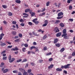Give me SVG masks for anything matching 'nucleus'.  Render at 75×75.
Wrapping results in <instances>:
<instances>
[{
    "label": "nucleus",
    "instance_id": "f257e3e1",
    "mask_svg": "<svg viewBox=\"0 0 75 75\" xmlns=\"http://www.w3.org/2000/svg\"><path fill=\"white\" fill-rule=\"evenodd\" d=\"M63 34L62 35V37H64V38L65 39H68V38L67 36V30L64 29L63 30Z\"/></svg>",
    "mask_w": 75,
    "mask_h": 75
},
{
    "label": "nucleus",
    "instance_id": "f03ea898",
    "mask_svg": "<svg viewBox=\"0 0 75 75\" xmlns=\"http://www.w3.org/2000/svg\"><path fill=\"white\" fill-rule=\"evenodd\" d=\"M8 60L9 61V62L11 63V62H13L15 60V58H12L11 59V55H9L8 57Z\"/></svg>",
    "mask_w": 75,
    "mask_h": 75
},
{
    "label": "nucleus",
    "instance_id": "7ed1b4c3",
    "mask_svg": "<svg viewBox=\"0 0 75 75\" xmlns=\"http://www.w3.org/2000/svg\"><path fill=\"white\" fill-rule=\"evenodd\" d=\"M71 64H68L67 65H64V69H67L68 68H69V66H70Z\"/></svg>",
    "mask_w": 75,
    "mask_h": 75
},
{
    "label": "nucleus",
    "instance_id": "20e7f679",
    "mask_svg": "<svg viewBox=\"0 0 75 75\" xmlns=\"http://www.w3.org/2000/svg\"><path fill=\"white\" fill-rule=\"evenodd\" d=\"M11 51H16V50H18V48L17 47H16L14 48H13V49H11Z\"/></svg>",
    "mask_w": 75,
    "mask_h": 75
},
{
    "label": "nucleus",
    "instance_id": "39448f33",
    "mask_svg": "<svg viewBox=\"0 0 75 75\" xmlns=\"http://www.w3.org/2000/svg\"><path fill=\"white\" fill-rule=\"evenodd\" d=\"M64 15V13L62 12H61L59 13L58 14V17H60L61 16H63Z\"/></svg>",
    "mask_w": 75,
    "mask_h": 75
},
{
    "label": "nucleus",
    "instance_id": "423d86ee",
    "mask_svg": "<svg viewBox=\"0 0 75 75\" xmlns=\"http://www.w3.org/2000/svg\"><path fill=\"white\" fill-rule=\"evenodd\" d=\"M19 71H21V72H22L23 73L24 72H25V70L22 69V68H19Z\"/></svg>",
    "mask_w": 75,
    "mask_h": 75
},
{
    "label": "nucleus",
    "instance_id": "0eeeda50",
    "mask_svg": "<svg viewBox=\"0 0 75 75\" xmlns=\"http://www.w3.org/2000/svg\"><path fill=\"white\" fill-rule=\"evenodd\" d=\"M35 48L36 50H37V48H36L34 46H31V47H30V48H29L30 50H32L33 49H34Z\"/></svg>",
    "mask_w": 75,
    "mask_h": 75
},
{
    "label": "nucleus",
    "instance_id": "6e6552de",
    "mask_svg": "<svg viewBox=\"0 0 75 75\" xmlns=\"http://www.w3.org/2000/svg\"><path fill=\"white\" fill-rule=\"evenodd\" d=\"M0 45L1 46V47H3V46L6 45V44L5 43H3L2 42H1V43L0 44Z\"/></svg>",
    "mask_w": 75,
    "mask_h": 75
},
{
    "label": "nucleus",
    "instance_id": "1a4fd4ad",
    "mask_svg": "<svg viewBox=\"0 0 75 75\" xmlns=\"http://www.w3.org/2000/svg\"><path fill=\"white\" fill-rule=\"evenodd\" d=\"M54 67V65L53 64H51L50 66H49L48 67V68L49 69H51V68H53V67Z\"/></svg>",
    "mask_w": 75,
    "mask_h": 75
},
{
    "label": "nucleus",
    "instance_id": "9d476101",
    "mask_svg": "<svg viewBox=\"0 0 75 75\" xmlns=\"http://www.w3.org/2000/svg\"><path fill=\"white\" fill-rule=\"evenodd\" d=\"M15 2L16 3L20 4V3H21V1L20 0H16Z\"/></svg>",
    "mask_w": 75,
    "mask_h": 75
},
{
    "label": "nucleus",
    "instance_id": "9b49d317",
    "mask_svg": "<svg viewBox=\"0 0 75 75\" xmlns=\"http://www.w3.org/2000/svg\"><path fill=\"white\" fill-rule=\"evenodd\" d=\"M61 35V33H59L57 34L56 36L57 37H60Z\"/></svg>",
    "mask_w": 75,
    "mask_h": 75
},
{
    "label": "nucleus",
    "instance_id": "f8f14e48",
    "mask_svg": "<svg viewBox=\"0 0 75 75\" xmlns=\"http://www.w3.org/2000/svg\"><path fill=\"white\" fill-rule=\"evenodd\" d=\"M56 71H62V69L61 68H57L56 69Z\"/></svg>",
    "mask_w": 75,
    "mask_h": 75
},
{
    "label": "nucleus",
    "instance_id": "ddd939ff",
    "mask_svg": "<svg viewBox=\"0 0 75 75\" xmlns=\"http://www.w3.org/2000/svg\"><path fill=\"white\" fill-rule=\"evenodd\" d=\"M54 31H55L56 32H58L59 31V29H58L57 28H56L54 29Z\"/></svg>",
    "mask_w": 75,
    "mask_h": 75
},
{
    "label": "nucleus",
    "instance_id": "4468645a",
    "mask_svg": "<svg viewBox=\"0 0 75 75\" xmlns=\"http://www.w3.org/2000/svg\"><path fill=\"white\" fill-rule=\"evenodd\" d=\"M16 33H17L15 31H13L12 32V34H13V35H16Z\"/></svg>",
    "mask_w": 75,
    "mask_h": 75
},
{
    "label": "nucleus",
    "instance_id": "2eb2a0df",
    "mask_svg": "<svg viewBox=\"0 0 75 75\" xmlns=\"http://www.w3.org/2000/svg\"><path fill=\"white\" fill-rule=\"evenodd\" d=\"M4 65V63L3 62H2L1 63L0 67L1 68H3V67Z\"/></svg>",
    "mask_w": 75,
    "mask_h": 75
},
{
    "label": "nucleus",
    "instance_id": "dca6fc26",
    "mask_svg": "<svg viewBox=\"0 0 75 75\" xmlns=\"http://www.w3.org/2000/svg\"><path fill=\"white\" fill-rule=\"evenodd\" d=\"M64 50H65V48H62L60 50V52H64Z\"/></svg>",
    "mask_w": 75,
    "mask_h": 75
},
{
    "label": "nucleus",
    "instance_id": "f3484780",
    "mask_svg": "<svg viewBox=\"0 0 75 75\" xmlns=\"http://www.w3.org/2000/svg\"><path fill=\"white\" fill-rule=\"evenodd\" d=\"M58 39L57 38L54 39V44H56L57 42H58Z\"/></svg>",
    "mask_w": 75,
    "mask_h": 75
},
{
    "label": "nucleus",
    "instance_id": "a211bd4d",
    "mask_svg": "<svg viewBox=\"0 0 75 75\" xmlns=\"http://www.w3.org/2000/svg\"><path fill=\"white\" fill-rule=\"evenodd\" d=\"M47 36L46 35H44V36L43 37V40H45L47 38Z\"/></svg>",
    "mask_w": 75,
    "mask_h": 75
},
{
    "label": "nucleus",
    "instance_id": "6ab92c4d",
    "mask_svg": "<svg viewBox=\"0 0 75 75\" xmlns=\"http://www.w3.org/2000/svg\"><path fill=\"white\" fill-rule=\"evenodd\" d=\"M22 50L23 52H25L26 51V48L25 47H23Z\"/></svg>",
    "mask_w": 75,
    "mask_h": 75
},
{
    "label": "nucleus",
    "instance_id": "aec40b11",
    "mask_svg": "<svg viewBox=\"0 0 75 75\" xmlns=\"http://www.w3.org/2000/svg\"><path fill=\"white\" fill-rule=\"evenodd\" d=\"M2 7H3V8H4V9H6V8H7V6L5 5H3Z\"/></svg>",
    "mask_w": 75,
    "mask_h": 75
},
{
    "label": "nucleus",
    "instance_id": "412c9836",
    "mask_svg": "<svg viewBox=\"0 0 75 75\" xmlns=\"http://www.w3.org/2000/svg\"><path fill=\"white\" fill-rule=\"evenodd\" d=\"M55 45L56 46V47H60V44L59 43H57Z\"/></svg>",
    "mask_w": 75,
    "mask_h": 75
},
{
    "label": "nucleus",
    "instance_id": "4be33fe9",
    "mask_svg": "<svg viewBox=\"0 0 75 75\" xmlns=\"http://www.w3.org/2000/svg\"><path fill=\"white\" fill-rule=\"evenodd\" d=\"M30 11V9H28L25 10V13H27V12H29V11Z\"/></svg>",
    "mask_w": 75,
    "mask_h": 75
},
{
    "label": "nucleus",
    "instance_id": "5701e85b",
    "mask_svg": "<svg viewBox=\"0 0 75 75\" xmlns=\"http://www.w3.org/2000/svg\"><path fill=\"white\" fill-rule=\"evenodd\" d=\"M8 71V69H5L4 71V73H6V72H7Z\"/></svg>",
    "mask_w": 75,
    "mask_h": 75
},
{
    "label": "nucleus",
    "instance_id": "b1692460",
    "mask_svg": "<svg viewBox=\"0 0 75 75\" xmlns=\"http://www.w3.org/2000/svg\"><path fill=\"white\" fill-rule=\"evenodd\" d=\"M23 75H28V73H27L25 71L24 73H23Z\"/></svg>",
    "mask_w": 75,
    "mask_h": 75
},
{
    "label": "nucleus",
    "instance_id": "393cba45",
    "mask_svg": "<svg viewBox=\"0 0 75 75\" xmlns=\"http://www.w3.org/2000/svg\"><path fill=\"white\" fill-rule=\"evenodd\" d=\"M60 25L61 26V27H64V24L62 23L60 24Z\"/></svg>",
    "mask_w": 75,
    "mask_h": 75
},
{
    "label": "nucleus",
    "instance_id": "a878e982",
    "mask_svg": "<svg viewBox=\"0 0 75 75\" xmlns=\"http://www.w3.org/2000/svg\"><path fill=\"white\" fill-rule=\"evenodd\" d=\"M50 1H48L46 3V6H49V5H50Z\"/></svg>",
    "mask_w": 75,
    "mask_h": 75
},
{
    "label": "nucleus",
    "instance_id": "bb28decb",
    "mask_svg": "<svg viewBox=\"0 0 75 75\" xmlns=\"http://www.w3.org/2000/svg\"><path fill=\"white\" fill-rule=\"evenodd\" d=\"M8 16H13V13L11 12H9L8 13Z\"/></svg>",
    "mask_w": 75,
    "mask_h": 75
},
{
    "label": "nucleus",
    "instance_id": "cd10ccee",
    "mask_svg": "<svg viewBox=\"0 0 75 75\" xmlns=\"http://www.w3.org/2000/svg\"><path fill=\"white\" fill-rule=\"evenodd\" d=\"M45 14V12H43L42 13L39 14V16H42L44 15Z\"/></svg>",
    "mask_w": 75,
    "mask_h": 75
},
{
    "label": "nucleus",
    "instance_id": "c85d7f7f",
    "mask_svg": "<svg viewBox=\"0 0 75 75\" xmlns=\"http://www.w3.org/2000/svg\"><path fill=\"white\" fill-rule=\"evenodd\" d=\"M35 15V12H32L31 14V16L32 17H33Z\"/></svg>",
    "mask_w": 75,
    "mask_h": 75
},
{
    "label": "nucleus",
    "instance_id": "c756f323",
    "mask_svg": "<svg viewBox=\"0 0 75 75\" xmlns=\"http://www.w3.org/2000/svg\"><path fill=\"white\" fill-rule=\"evenodd\" d=\"M63 18V16H61V17H57V19H58V20H59V19H61V18Z\"/></svg>",
    "mask_w": 75,
    "mask_h": 75
},
{
    "label": "nucleus",
    "instance_id": "7c9ffc66",
    "mask_svg": "<svg viewBox=\"0 0 75 75\" xmlns=\"http://www.w3.org/2000/svg\"><path fill=\"white\" fill-rule=\"evenodd\" d=\"M13 47L12 46H10L9 45L8 46V47H7V48L8 49V48H12V47Z\"/></svg>",
    "mask_w": 75,
    "mask_h": 75
},
{
    "label": "nucleus",
    "instance_id": "2f4dec72",
    "mask_svg": "<svg viewBox=\"0 0 75 75\" xmlns=\"http://www.w3.org/2000/svg\"><path fill=\"white\" fill-rule=\"evenodd\" d=\"M28 24L29 25H33V23L31 22H29L28 23Z\"/></svg>",
    "mask_w": 75,
    "mask_h": 75
},
{
    "label": "nucleus",
    "instance_id": "473e14b6",
    "mask_svg": "<svg viewBox=\"0 0 75 75\" xmlns=\"http://www.w3.org/2000/svg\"><path fill=\"white\" fill-rule=\"evenodd\" d=\"M22 61V59H20L18 60H17V62H21Z\"/></svg>",
    "mask_w": 75,
    "mask_h": 75
},
{
    "label": "nucleus",
    "instance_id": "72a5a7b5",
    "mask_svg": "<svg viewBox=\"0 0 75 75\" xmlns=\"http://www.w3.org/2000/svg\"><path fill=\"white\" fill-rule=\"evenodd\" d=\"M73 0H67V2L69 4L71 3V1H72Z\"/></svg>",
    "mask_w": 75,
    "mask_h": 75
},
{
    "label": "nucleus",
    "instance_id": "f704fd0d",
    "mask_svg": "<svg viewBox=\"0 0 75 75\" xmlns=\"http://www.w3.org/2000/svg\"><path fill=\"white\" fill-rule=\"evenodd\" d=\"M13 72V73H15L16 74L18 73V71H17V70H14Z\"/></svg>",
    "mask_w": 75,
    "mask_h": 75
},
{
    "label": "nucleus",
    "instance_id": "c9c22d12",
    "mask_svg": "<svg viewBox=\"0 0 75 75\" xmlns=\"http://www.w3.org/2000/svg\"><path fill=\"white\" fill-rule=\"evenodd\" d=\"M37 18H35L33 20V23H35V21H37Z\"/></svg>",
    "mask_w": 75,
    "mask_h": 75
},
{
    "label": "nucleus",
    "instance_id": "e433bc0d",
    "mask_svg": "<svg viewBox=\"0 0 75 75\" xmlns=\"http://www.w3.org/2000/svg\"><path fill=\"white\" fill-rule=\"evenodd\" d=\"M53 59L52 58H50V59H49V62H50L51 61H52Z\"/></svg>",
    "mask_w": 75,
    "mask_h": 75
},
{
    "label": "nucleus",
    "instance_id": "4c0bfd02",
    "mask_svg": "<svg viewBox=\"0 0 75 75\" xmlns=\"http://www.w3.org/2000/svg\"><path fill=\"white\" fill-rule=\"evenodd\" d=\"M3 60H6L7 59V57H3Z\"/></svg>",
    "mask_w": 75,
    "mask_h": 75
},
{
    "label": "nucleus",
    "instance_id": "58836bf2",
    "mask_svg": "<svg viewBox=\"0 0 75 75\" xmlns=\"http://www.w3.org/2000/svg\"><path fill=\"white\" fill-rule=\"evenodd\" d=\"M27 61V59H23L22 62H26V61Z\"/></svg>",
    "mask_w": 75,
    "mask_h": 75
},
{
    "label": "nucleus",
    "instance_id": "ea45409f",
    "mask_svg": "<svg viewBox=\"0 0 75 75\" xmlns=\"http://www.w3.org/2000/svg\"><path fill=\"white\" fill-rule=\"evenodd\" d=\"M69 10H72V7L71 6H70L69 7Z\"/></svg>",
    "mask_w": 75,
    "mask_h": 75
},
{
    "label": "nucleus",
    "instance_id": "a19ab883",
    "mask_svg": "<svg viewBox=\"0 0 75 75\" xmlns=\"http://www.w3.org/2000/svg\"><path fill=\"white\" fill-rule=\"evenodd\" d=\"M60 22V21L59 20H57L55 22L56 24H57V23H59Z\"/></svg>",
    "mask_w": 75,
    "mask_h": 75
},
{
    "label": "nucleus",
    "instance_id": "79ce46f5",
    "mask_svg": "<svg viewBox=\"0 0 75 75\" xmlns=\"http://www.w3.org/2000/svg\"><path fill=\"white\" fill-rule=\"evenodd\" d=\"M71 55H72V56H75V52H73L72 54Z\"/></svg>",
    "mask_w": 75,
    "mask_h": 75
},
{
    "label": "nucleus",
    "instance_id": "37998d69",
    "mask_svg": "<svg viewBox=\"0 0 75 75\" xmlns=\"http://www.w3.org/2000/svg\"><path fill=\"white\" fill-rule=\"evenodd\" d=\"M45 24H46L47 25L48 24V21L46 20L45 21Z\"/></svg>",
    "mask_w": 75,
    "mask_h": 75
},
{
    "label": "nucleus",
    "instance_id": "c03bdc74",
    "mask_svg": "<svg viewBox=\"0 0 75 75\" xmlns=\"http://www.w3.org/2000/svg\"><path fill=\"white\" fill-rule=\"evenodd\" d=\"M47 50V47H44V51H46Z\"/></svg>",
    "mask_w": 75,
    "mask_h": 75
},
{
    "label": "nucleus",
    "instance_id": "a18cd8bd",
    "mask_svg": "<svg viewBox=\"0 0 75 75\" xmlns=\"http://www.w3.org/2000/svg\"><path fill=\"white\" fill-rule=\"evenodd\" d=\"M4 34L3 33H2L1 34L0 36L1 37H2V38H3V36H4Z\"/></svg>",
    "mask_w": 75,
    "mask_h": 75
},
{
    "label": "nucleus",
    "instance_id": "49530a36",
    "mask_svg": "<svg viewBox=\"0 0 75 75\" xmlns=\"http://www.w3.org/2000/svg\"><path fill=\"white\" fill-rule=\"evenodd\" d=\"M34 23H35V24H38L39 23V21H36Z\"/></svg>",
    "mask_w": 75,
    "mask_h": 75
},
{
    "label": "nucleus",
    "instance_id": "de8ad7c7",
    "mask_svg": "<svg viewBox=\"0 0 75 75\" xmlns=\"http://www.w3.org/2000/svg\"><path fill=\"white\" fill-rule=\"evenodd\" d=\"M31 72V70L30 69H29L28 70V73H30V72Z\"/></svg>",
    "mask_w": 75,
    "mask_h": 75
},
{
    "label": "nucleus",
    "instance_id": "09e8293b",
    "mask_svg": "<svg viewBox=\"0 0 75 75\" xmlns=\"http://www.w3.org/2000/svg\"><path fill=\"white\" fill-rule=\"evenodd\" d=\"M31 65H32V66H34V65H35V64H34V63H33V62L31 63Z\"/></svg>",
    "mask_w": 75,
    "mask_h": 75
},
{
    "label": "nucleus",
    "instance_id": "8fccbe9b",
    "mask_svg": "<svg viewBox=\"0 0 75 75\" xmlns=\"http://www.w3.org/2000/svg\"><path fill=\"white\" fill-rule=\"evenodd\" d=\"M19 37H20V38H22V34H19Z\"/></svg>",
    "mask_w": 75,
    "mask_h": 75
},
{
    "label": "nucleus",
    "instance_id": "3c124183",
    "mask_svg": "<svg viewBox=\"0 0 75 75\" xmlns=\"http://www.w3.org/2000/svg\"><path fill=\"white\" fill-rule=\"evenodd\" d=\"M23 15H24V16H28V14H27L25 13H23Z\"/></svg>",
    "mask_w": 75,
    "mask_h": 75
},
{
    "label": "nucleus",
    "instance_id": "603ef678",
    "mask_svg": "<svg viewBox=\"0 0 75 75\" xmlns=\"http://www.w3.org/2000/svg\"><path fill=\"white\" fill-rule=\"evenodd\" d=\"M16 21H13V22H12V24H16Z\"/></svg>",
    "mask_w": 75,
    "mask_h": 75
},
{
    "label": "nucleus",
    "instance_id": "864d4df0",
    "mask_svg": "<svg viewBox=\"0 0 75 75\" xmlns=\"http://www.w3.org/2000/svg\"><path fill=\"white\" fill-rule=\"evenodd\" d=\"M47 24L46 23H45L43 24L42 25L43 27H45L46 26H47Z\"/></svg>",
    "mask_w": 75,
    "mask_h": 75
},
{
    "label": "nucleus",
    "instance_id": "5fc2aeb1",
    "mask_svg": "<svg viewBox=\"0 0 75 75\" xmlns=\"http://www.w3.org/2000/svg\"><path fill=\"white\" fill-rule=\"evenodd\" d=\"M25 47H28V45L27 44H24Z\"/></svg>",
    "mask_w": 75,
    "mask_h": 75
},
{
    "label": "nucleus",
    "instance_id": "6e6d98bb",
    "mask_svg": "<svg viewBox=\"0 0 75 75\" xmlns=\"http://www.w3.org/2000/svg\"><path fill=\"white\" fill-rule=\"evenodd\" d=\"M51 54H52L51 52H49V53H47L46 54V55H51Z\"/></svg>",
    "mask_w": 75,
    "mask_h": 75
},
{
    "label": "nucleus",
    "instance_id": "4d7b16f0",
    "mask_svg": "<svg viewBox=\"0 0 75 75\" xmlns=\"http://www.w3.org/2000/svg\"><path fill=\"white\" fill-rule=\"evenodd\" d=\"M63 72L64 73V74H67V71H66V70H64Z\"/></svg>",
    "mask_w": 75,
    "mask_h": 75
},
{
    "label": "nucleus",
    "instance_id": "13d9d810",
    "mask_svg": "<svg viewBox=\"0 0 75 75\" xmlns=\"http://www.w3.org/2000/svg\"><path fill=\"white\" fill-rule=\"evenodd\" d=\"M69 21H71V22H72V21H74V19H69Z\"/></svg>",
    "mask_w": 75,
    "mask_h": 75
},
{
    "label": "nucleus",
    "instance_id": "bf43d9fd",
    "mask_svg": "<svg viewBox=\"0 0 75 75\" xmlns=\"http://www.w3.org/2000/svg\"><path fill=\"white\" fill-rule=\"evenodd\" d=\"M28 64H26V65H25V68H27L28 67Z\"/></svg>",
    "mask_w": 75,
    "mask_h": 75
},
{
    "label": "nucleus",
    "instance_id": "052dcab7",
    "mask_svg": "<svg viewBox=\"0 0 75 75\" xmlns=\"http://www.w3.org/2000/svg\"><path fill=\"white\" fill-rule=\"evenodd\" d=\"M42 60L40 59L39 60V62L40 63H42Z\"/></svg>",
    "mask_w": 75,
    "mask_h": 75
},
{
    "label": "nucleus",
    "instance_id": "680f3d73",
    "mask_svg": "<svg viewBox=\"0 0 75 75\" xmlns=\"http://www.w3.org/2000/svg\"><path fill=\"white\" fill-rule=\"evenodd\" d=\"M71 58H72V56H71L69 55L68 57V59H71Z\"/></svg>",
    "mask_w": 75,
    "mask_h": 75
},
{
    "label": "nucleus",
    "instance_id": "e2e57ef3",
    "mask_svg": "<svg viewBox=\"0 0 75 75\" xmlns=\"http://www.w3.org/2000/svg\"><path fill=\"white\" fill-rule=\"evenodd\" d=\"M3 23L4 24H5V25H6V24H7V22H6V21H3Z\"/></svg>",
    "mask_w": 75,
    "mask_h": 75
},
{
    "label": "nucleus",
    "instance_id": "0e129e2a",
    "mask_svg": "<svg viewBox=\"0 0 75 75\" xmlns=\"http://www.w3.org/2000/svg\"><path fill=\"white\" fill-rule=\"evenodd\" d=\"M6 51V50H4L2 52H1V54H4V53H5Z\"/></svg>",
    "mask_w": 75,
    "mask_h": 75
},
{
    "label": "nucleus",
    "instance_id": "69168bd1",
    "mask_svg": "<svg viewBox=\"0 0 75 75\" xmlns=\"http://www.w3.org/2000/svg\"><path fill=\"white\" fill-rule=\"evenodd\" d=\"M20 25H21L23 27L24 25L25 24L24 23H21V24Z\"/></svg>",
    "mask_w": 75,
    "mask_h": 75
},
{
    "label": "nucleus",
    "instance_id": "338daca9",
    "mask_svg": "<svg viewBox=\"0 0 75 75\" xmlns=\"http://www.w3.org/2000/svg\"><path fill=\"white\" fill-rule=\"evenodd\" d=\"M18 41H19V39L15 40V42H18Z\"/></svg>",
    "mask_w": 75,
    "mask_h": 75
},
{
    "label": "nucleus",
    "instance_id": "774afa93",
    "mask_svg": "<svg viewBox=\"0 0 75 75\" xmlns=\"http://www.w3.org/2000/svg\"><path fill=\"white\" fill-rule=\"evenodd\" d=\"M45 8H44L42 9V10L41 11L42 12H44V11H45Z\"/></svg>",
    "mask_w": 75,
    "mask_h": 75
}]
</instances>
